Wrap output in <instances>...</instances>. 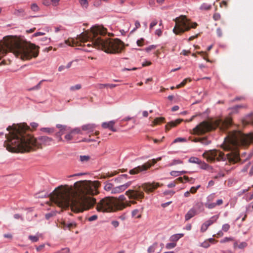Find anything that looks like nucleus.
Instances as JSON below:
<instances>
[{
  "label": "nucleus",
  "mask_w": 253,
  "mask_h": 253,
  "mask_svg": "<svg viewBox=\"0 0 253 253\" xmlns=\"http://www.w3.org/2000/svg\"><path fill=\"white\" fill-rule=\"evenodd\" d=\"M106 30L102 27H96L93 30L92 43L98 49L110 54H118L125 49V44L118 39H110L105 37Z\"/></svg>",
  "instance_id": "nucleus-5"
},
{
  "label": "nucleus",
  "mask_w": 253,
  "mask_h": 253,
  "mask_svg": "<svg viewBox=\"0 0 253 253\" xmlns=\"http://www.w3.org/2000/svg\"><path fill=\"white\" fill-rule=\"evenodd\" d=\"M183 234H176L172 235L169 239V240L172 242L176 243L180 238L183 237Z\"/></svg>",
  "instance_id": "nucleus-21"
},
{
  "label": "nucleus",
  "mask_w": 253,
  "mask_h": 253,
  "mask_svg": "<svg viewBox=\"0 0 253 253\" xmlns=\"http://www.w3.org/2000/svg\"><path fill=\"white\" fill-rule=\"evenodd\" d=\"M159 186L160 184L157 182L145 183L141 186L136 185L132 189L126 191V195L130 199L141 201L144 197V191L146 193L152 192Z\"/></svg>",
  "instance_id": "nucleus-7"
},
{
  "label": "nucleus",
  "mask_w": 253,
  "mask_h": 253,
  "mask_svg": "<svg viewBox=\"0 0 253 253\" xmlns=\"http://www.w3.org/2000/svg\"><path fill=\"white\" fill-rule=\"evenodd\" d=\"M175 23L173 32L176 35H181L191 28L195 29L198 26L196 22H191L185 15H181L174 19Z\"/></svg>",
  "instance_id": "nucleus-9"
},
{
  "label": "nucleus",
  "mask_w": 253,
  "mask_h": 253,
  "mask_svg": "<svg viewBox=\"0 0 253 253\" xmlns=\"http://www.w3.org/2000/svg\"><path fill=\"white\" fill-rule=\"evenodd\" d=\"M215 198V196L214 194H211L207 198V202H212Z\"/></svg>",
  "instance_id": "nucleus-45"
},
{
  "label": "nucleus",
  "mask_w": 253,
  "mask_h": 253,
  "mask_svg": "<svg viewBox=\"0 0 253 253\" xmlns=\"http://www.w3.org/2000/svg\"><path fill=\"white\" fill-rule=\"evenodd\" d=\"M126 197L124 195H121L118 199L113 198V201H117L120 203H123L124 206V209L126 207H130L131 204H136L135 201H125Z\"/></svg>",
  "instance_id": "nucleus-12"
},
{
  "label": "nucleus",
  "mask_w": 253,
  "mask_h": 253,
  "mask_svg": "<svg viewBox=\"0 0 253 253\" xmlns=\"http://www.w3.org/2000/svg\"><path fill=\"white\" fill-rule=\"evenodd\" d=\"M221 18L220 14L218 13H215L213 15V19L215 21L219 20Z\"/></svg>",
  "instance_id": "nucleus-53"
},
{
  "label": "nucleus",
  "mask_w": 253,
  "mask_h": 253,
  "mask_svg": "<svg viewBox=\"0 0 253 253\" xmlns=\"http://www.w3.org/2000/svg\"><path fill=\"white\" fill-rule=\"evenodd\" d=\"M211 8V5L207 3H202L199 7L201 10H209Z\"/></svg>",
  "instance_id": "nucleus-24"
},
{
  "label": "nucleus",
  "mask_w": 253,
  "mask_h": 253,
  "mask_svg": "<svg viewBox=\"0 0 253 253\" xmlns=\"http://www.w3.org/2000/svg\"><path fill=\"white\" fill-rule=\"evenodd\" d=\"M64 227H67L69 229H70L73 228H75L76 226V224L75 222L70 223L69 224H67L65 222L63 223Z\"/></svg>",
  "instance_id": "nucleus-32"
},
{
  "label": "nucleus",
  "mask_w": 253,
  "mask_h": 253,
  "mask_svg": "<svg viewBox=\"0 0 253 253\" xmlns=\"http://www.w3.org/2000/svg\"><path fill=\"white\" fill-rule=\"evenodd\" d=\"M143 211V207H142L140 210L135 209L132 211V216L135 217L137 218H140L141 217V214Z\"/></svg>",
  "instance_id": "nucleus-20"
},
{
  "label": "nucleus",
  "mask_w": 253,
  "mask_h": 253,
  "mask_svg": "<svg viewBox=\"0 0 253 253\" xmlns=\"http://www.w3.org/2000/svg\"><path fill=\"white\" fill-rule=\"evenodd\" d=\"M161 157H159L156 159H153L147 161L142 165L138 166L133 169L129 170V173L131 175L138 174L141 172L146 171L152 166H154L158 161H161Z\"/></svg>",
  "instance_id": "nucleus-11"
},
{
  "label": "nucleus",
  "mask_w": 253,
  "mask_h": 253,
  "mask_svg": "<svg viewBox=\"0 0 253 253\" xmlns=\"http://www.w3.org/2000/svg\"><path fill=\"white\" fill-rule=\"evenodd\" d=\"M165 120V118L163 117L157 118H156L153 122L152 125H157L160 124L161 123H163Z\"/></svg>",
  "instance_id": "nucleus-28"
},
{
  "label": "nucleus",
  "mask_w": 253,
  "mask_h": 253,
  "mask_svg": "<svg viewBox=\"0 0 253 253\" xmlns=\"http://www.w3.org/2000/svg\"><path fill=\"white\" fill-rule=\"evenodd\" d=\"M232 124V119L227 118L225 120L217 119L214 121H204L193 128V133L197 135H202L209 132L216 127L224 131Z\"/></svg>",
  "instance_id": "nucleus-6"
},
{
  "label": "nucleus",
  "mask_w": 253,
  "mask_h": 253,
  "mask_svg": "<svg viewBox=\"0 0 253 253\" xmlns=\"http://www.w3.org/2000/svg\"><path fill=\"white\" fill-rule=\"evenodd\" d=\"M42 44H47L50 42V38L47 37H43L39 39Z\"/></svg>",
  "instance_id": "nucleus-26"
},
{
  "label": "nucleus",
  "mask_w": 253,
  "mask_h": 253,
  "mask_svg": "<svg viewBox=\"0 0 253 253\" xmlns=\"http://www.w3.org/2000/svg\"><path fill=\"white\" fill-rule=\"evenodd\" d=\"M247 246V244L246 242H242L240 243L239 245H238V244L237 243H235L234 244V247L236 248L237 247H238L240 249H243L245 247H246Z\"/></svg>",
  "instance_id": "nucleus-35"
},
{
  "label": "nucleus",
  "mask_w": 253,
  "mask_h": 253,
  "mask_svg": "<svg viewBox=\"0 0 253 253\" xmlns=\"http://www.w3.org/2000/svg\"><path fill=\"white\" fill-rule=\"evenodd\" d=\"M71 131H72V133H73V134H76V133L82 134V132L80 128H76Z\"/></svg>",
  "instance_id": "nucleus-54"
},
{
  "label": "nucleus",
  "mask_w": 253,
  "mask_h": 253,
  "mask_svg": "<svg viewBox=\"0 0 253 253\" xmlns=\"http://www.w3.org/2000/svg\"><path fill=\"white\" fill-rule=\"evenodd\" d=\"M144 39H141L137 41V44L139 46H142L143 45Z\"/></svg>",
  "instance_id": "nucleus-60"
},
{
  "label": "nucleus",
  "mask_w": 253,
  "mask_h": 253,
  "mask_svg": "<svg viewBox=\"0 0 253 253\" xmlns=\"http://www.w3.org/2000/svg\"><path fill=\"white\" fill-rule=\"evenodd\" d=\"M163 31L161 29H157L155 31V34L159 37L161 36L162 35Z\"/></svg>",
  "instance_id": "nucleus-59"
},
{
  "label": "nucleus",
  "mask_w": 253,
  "mask_h": 253,
  "mask_svg": "<svg viewBox=\"0 0 253 253\" xmlns=\"http://www.w3.org/2000/svg\"><path fill=\"white\" fill-rule=\"evenodd\" d=\"M115 121H111L109 122H104L102 124V127L104 128H109L113 132L117 131V129L114 127Z\"/></svg>",
  "instance_id": "nucleus-15"
},
{
  "label": "nucleus",
  "mask_w": 253,
  "mask_h": 253,
  "mask_svg": "<svg viewBox=\"0 0 253 253\" xmlns=\"http://www.w3.org/2000/svg\"><path fill=\"white\" fill-rule=\"evenodd\" d=\"M183 121V119H178L175 120L174 121H171L166 125L165 129L166 131H168L172 127H174L178 125H179L180 123Z\"/></svg>",
  "instance_id": "nucleus-14"
},
{
  "label": "nucleus",
  "mask_w": 253,
  "mask_h": 253,
  "mask_svg": "<svg viewBox=\"0 0 253 253\" xmlns=\"http://www.w3.org/2000/svg\"><path fill=\"white\" fill-rule=\"evenodd\" d=\"M96 126L93 124H88L82 126V129L86 131L87 133H90L94 131Z\"/></svg>",
  "instance_id": "nucleus-17"
},
{
  "label": "nucleus",
  "mask_w": 253,
  "mask_h": 253,
  "mask_svg": "<svg viewBox=\"0 0 253 253\" xmlns=\"http://www.w3.org/2000/svg\"><path fill=\"white\" fill-rule=\"evenodd\" d=\"M199 165H200V168L203 169H207L209 167V166L208 164H207L204 162H202V161L201 163H199Z\"/></svg>",
  "instance_id": "nucleus-40"
},
{
  "label": "nucleus",
  "mask_w": 253,
  "mask_h": 253,
  "mask_svg": "<svg viewBox=\"0 0 253 253\" xmlns=\"http://www.w3.org/2000/svg\"><path fill=\"white\" fill-rule=\"evenodd\" d=\"M253 141V133L245 134L240 131L235 130L231 132L225 138L223 144L224 150L229 152L225 155L223 152L216 150H211L205 151L203 157L209 162L225 161L228 160L230 163L233 164L240 160L238 148L239 146H246Z\"/></svg>",
  "instance_id": "nucleus-3"
},
{
  "label": "nucleus",
  "mask_w": 253,
  "mask_h": 253,
  "mask_svg": "<svg viewBox=\"0 0 253 253\" xmlns=\"http://www.w3.org/2000/svg\"><path fill=\"white\" fill-rule=\"evenodd\" d=\"M131 184V182H127V183L113 188L112 191V194H118L124 191Z\"/></svg>",
  "instance_id": "nucleus-13"
},
{
  "label": "nucleus",
  "mask_w": 253,
  "mask_h": 253,
  "mask_svg": "<svg viewBox=\"0 0 253 253\" xmlns=\"http://www.w3.org/2000/svg\"><path fill=\"white\" fill-rule=\"evenodd\" d=\"M135 28H134V29L132 31V32L135 31L137 29L139 28L140 27V24L139 21H136L135 22Z\"/></svg>",
  "instance_id": "nucleus-61"
},
{
  "label": "nucleus",
  "mask_w": 253,
  "mask_h": 253,
  "mask_svg": "<svg viewBox=\"0 0 253 253\" xmlns=\"http://www.w3.org/2000/svg\"><path fill=\"white\" fill-rule=\"evenodd\" d=\"M233 240V239L232 237H225L224 239H223L222 240H221L220 242L221 243H224L226 242L231 241Z\"/></svg>",
  "instance_id": "nucleus-52"
},
{
  "label": "nucleus",
  "mask_w": 253,
  "mask_h": 253,
  "mask_svg": "<svg viewBox=\"0 0 253 253\" xmlns=\"http://www.w3.org/2000/svg\"><path fill=\"white\" fill-rule=\"evenodd\" d=\"M209 226L206 224V222L204 223L201 227L200 231L201 232H205L208 228Z\"/></svg>",
  "instance_id": "nucleus-41"
},
{
  "label": "nucleus",
  "mask_w": 253,
  "mask_h": 253,
  "mask_svg": "<svg viewBox=\"0 0 253 253\" xmlns=\"http://www.w3.org/2000/svg\"><path fill=\"white\" fill-rule=\"evenodd\" d=\"M176 246V243H174V242L169 243L167 244V245L166 246V248L167 249H173L174 247H175Z\"/></svg>",
  "instance_id": "nucleus-38"
},
{
  "label": "nucleus",
  "mask_w": 253,
  "mask_h": 253,
  "mask_svg": "<svg viewBox=\"0 0 253 253\" xmlns=\"http://www.w3.org/2000/svg\"><path fill=\"white\" fill-rule=\"evenodd\" d=\"M79 2L81 5L85 8H87L88 5L87 0H79Z\"/></svg>",
  "instance_id": "nucleus-34"
},
{
  "label": "nucleus",
  "mask_w": 253,
  "mask_h": 253,
  "mask_svg": "<svg viewBox=\"0 0 253 253\" xmlns=\"http://www.w3.org/2000/svg\"><path fill=\"white\" fill-rule=\"evenodd\" d=\"M31 8L34 11H38L39 10V7L36 3H33L31 5Z\"/></svg>",
  "instance_id": "nucleus-51"
},
{
  "label": "nucleus",
  "mask_w": 253,
  "mask_h": 253,
  "mask_svg": "<svg viewBox=\"0 0 253 253\" xmlns=\"http://www.w3.org/2000/svg\"><path fill=\"white\" fill-rule=\"evenodd\" d=\"M223 202L222 199L217 200L215 203L214 202H206L205 206L206 208L211 209L214 208L217 206H220L223 204Z\"/></svg>",
  "instance_id": "nucleus-16"
},
{
  "label": "nucleus",
  "mask_w": 253,
  "mask_h": 253,
  "mask_svg": "<svg viewBox=\"0 0 253 253\" xmlns=\"http://www.w3.org/2000/svg\"><path fill=\"white\" fill-rule=\"evenodd\" d=\"M96 27H100V26H94L91 29V31L89 32L88 31H86L85 33H82L80 35H78L77 36V38L75 40L73 39H68L67 40H66L65 41V43L68 44L69 46H74L77 45H81L82 46V43H84V42H86L87 41L89 40V39L90 40L91 43H88L87 44V46L88 47H92V45L93 46H94L95 48H98L94 45L93 43H92L93 41V37L92 35V33H93V30Z\"/></svg>",
  "instance_id": "nucleus-10"
},
{
  "label": "nucleus",
  "mask_w": 253,
  "mask_h": 253,
  "mask_svg": "<svg viewBox=\"0 0 253 253\" xmlns=\"http://www.w3.org/2000/svg\"><path fill=\"white\" fill-rule=\"evenodd\" d=\"M244 107H246L245 106H243V105H237V106H234V107H233L232 108V112H237V110L238 109H240V108H244Z\"/></svg>",
  "instance_id": "nucleus-49"
},
{
  "label": "nucleus",
  "mask_w": 253,
  "mask_h": 253,
  "mask_svg": "<svg viewBox=\"0 0 253 253\" xmlns=\"http://www.w3.org/2000/svg\"><path fill=\"white\" fill-rule=\"evenodd\" d=\"M30 128L25 123L13 124L8 126V134H5L6 140L4 146L11 152H27L41 148L42 145H50L53 139L46 136L35 138L30 133Z\"/></svg>",
  "instance_id": "nucleus-2"
},
{
  "label": "nucleus",
  "mask_w": 253,
  "mask_h": 253,
  "mask_svg": "<svg viewBox=\"0 0 253 253\" xmlns=\"http://www.w3.org/2000/svg\"><path fill=\"white\" fill-rule=\"evenodd\" d=\"M69 130H70L69 128H68L67 126H66V130H60V131L56 133V135L59 137V140L62 141V138L61 137V135H63L65 132H68V131H69Z\"/></svg>",
  "instance_id": "nucleus-30"
},
{
  "label": "nucleus",
  "mask_w": 253,
  "mask_h": 253,
  "mask_svg": "<svg viewBox=\"0 0 253 253\" xmlns=\"http://www.w3.org/2000/svg\"><path fill=\"white\" fill-rule=\"evenodd\" d=\"M113 185L110 183H107L105 184L104 186V190L106 191H111L112 193V191L113 189Z\"/></svg>",
  "instance_id": "nucleus-27"
},
{
  "label": "nucleus",
  "mask_w": 253,
  "mask_h": 253,
  "mask_svg": "<svg viewBox=\"0 0 253 253\" xmlns=\"http://www.w3.org/2000/svg\"><path fill=\"white\" fill-rule=\"evenodd\" d=\"M156 48V46L154 45H150L149 46V47H147L146 49H145V50L147 52H149L150 51V50H152V49H154Z\"/></svg>",
  "instance_id": "nucleus-63"
},
{
  "label": "nucleus",
  "mask_w": 253,
  "mask_h": 253,
  "mask_svg": "<svg viewBox=\"0 0 253 253\" xmlns=\"http://www.w3.org/2000/svg\"><path fill=\"white\" fill-rule=\"evenodd\" d=\"M82 88V85L80 84H77L75 85L71 86L70 87L71 91H75L76 90H79Z\"/></svg>",
  "instance_id": "nucleus-36"
},
{
  "label": "nucleus",
  "mask_w": 253,
  "mask_h": 253,
  "mask_svg": "<svg viewBox=\"0 0 253 253\" xmlns=\"http://www.w3.org/2000/svg\"><path fill=\"white\" fill-rule=\"evenodd\" d=\"M157 245H158V244L157 243H155L154 244H153L152 246L149 247V248L148 249V250H147L148 252L149 253H154L155 252L156 248L157 247Z\"/></svg>",
  "instance_id": "nucleus-31"
},
{
  "label": "nucleus",
  "mask_w": 253,
  "mask_h": 253,
  "mask_svg": "<svg viewBox=\"0 0 253 253\" xmlns=\"http://www.w3.org/2000/svg\"><path fill=\"white\" fill-rule=\"evenodd\" d=\"M230 228V226L229 224H224L222 225V229L224 232H227Z\"/></svg>",
  "instance_id": "nucleus-47"
},
{
  "label": "nucleus",
  "mask_w": 253,
  "mask_h": 253,
  "mask_svg": "<svg viewBox=\"0 0 253 253\" xmlns=\"http://www.w3.org/2000/svg\"><path fill=\"white\" fill-rule=\"evenodd\" d=\"M100 186L98 181H79L74 186H60L56 188L50 195L51 201L60 208L71 207L75 212H82L93 207L96 199L89 195L98 193Z\"/></svg>",
  "instance_id": "nucleus-1"
},
{
  "label": "nucleus",
  "mask_w": 253,
  "mask_h": 253,
  "mask_svg": "<svg viewBox=\"0 0 253 253\" xmlns=\"http://www.w3.org/2000/svg\"><path fill=\"white\" fill-rule=\"evenodd\" d=\"M201 246L205 248H208L210 246V244L209 241L206 240L201 244Z\"/></svg>",
  "instance_id": "nucleus-50"
},
{
  "label": "nucleus",
  "mask_w": 253,
  "mask_h": 253,
  "mask_svg": "<svg viewBox=\"0 0 253 253\" xmlns=\"http://www.w3.org/2000/svg\"><path fill=\"white\" fill-rule=\"evenodd\" d=\"M182 161L180 160H173L169 166H173L177 164H182Z\"/></svg>",
  "instance_id": "nucleus-48"
},
{
  "label": "nucleus",
  "mask_w": 253,
  "mask_h": 253,
  "mask_svg": "<svg viewBox=\"0 0 253 253\" xmlns=\"http://www.w3.org/2000/svg\"><path fill=\"white\" fill-rule=\"evenodd\" d=\"M158 24V21L157 20H153L152 22L150 24L149 30L151 31L152 29L153 28L154 26H155Z\"/></svg>",
  "instance_id": "nucleus-46"
},
{
  "label": "nucleus",
  "mask_w": 253,
  "mask_h": 253,
  "mask_svg": "<svg viewBox=\"0 0 253 253\" xmlns=\"http://www.w3.org/2000/svg\"><path fill=\"white\" fill-rule=\"evenodd\" d=\"M216 34L218 37H221L222 36V31L221 28H218L216 29Z\"/></svg>",
  "instance_id": "nucleus-56"
},
{
  "label": "nucleus",
  "mask_w": 253,
  "mask_h": 253,
  "mask_svg": "<svg viewBox=\"0 0 253 253\" xmlns=\"http://www.w3.org/2000/svg\"><path fill=\"white\" fill-rule=\"evenodd\" d=\"M242 123L244 126L250 124L253 125V113H251L247 115L246 117L243 120Z\"/></svg>",
  "instance_id": "nucleus-18"
},
{
  "label": "nucleus",
  "mask_w": 253,
  "mask_h": 253,
  "mask_svg": "<svg viewBox=\"0 0 253 253\" xmlns=\"http://www.w3.org/2000/svg\"><path fill=\"white\" fill-rule=\"evenodd\" d=\"M186 141V139L184 138L178 137L175 139L173 141V143H177V142H184Z\"/></svg>",
  "instance_id": "nucleus-43"
},
{
  "label": "nucleus",
  "mask_w": 253,
  "mask_h": 253,
  "mask_svg": "<svg viewBox=\"0 0 253 253\" xmlns=\"http://www.w3.org/2000/svg\"><path fill=\"white\" fill-rule=\"evenodd\" d=\"M89 158L88 156H80V160L82 162L88 161Z\"/></svg>",
  "instance_id": "nucleus-44"
},
{
  "label": "nucleus",
  "mask_w": 253,
  "mask_h": 253,
  "mask_svg": "<svg viewBox=\"0 0 253 253\" xmlns=\"http://www.w3.org/2000/svg\"><path fill=\"white\" fill-rule=\"evenodd\" d=\"M28 238L33 242H37L39 241V237L37 236L30 235Z\"/></svg>",
  "instance_id": "nucleus-42"
},
{
  "label": "nucleus",
  "mask_w": 253,
  "mask_h": 253,
  "mask_svg": "<svg viewBox=\"0 0 253 253\" xmlns=\"http://www.w3.org/2000/svg\"><path fill=\"white\" fill-rule=\"evenodd\" d=\"M39 48L34 43L24 42L16 37L7 36L3 38L2 42H0V59L9 51L21 60H30L38 56Z\"/></svg>",
  "instance_id": "nucleus-4"
},
{
  "label": "nucleus",
  "mask_w": 253,
  "mask_h": 253,
  "mask_svg": "<svg viewBox=\"0 0 253 253\" xmlns=\"http://www.w3.org/2000/svg\"><path fill=\"white\" fill-rule=\"evenodd\" d=\"M188 81L190 82L191 79L190 78H186L184 79L180 84L176 86V88H179L180 87H183L186 84Z\"/></svg>",
  "instance_id": "nucleus-33"
},
{
  "label": "nucleus",
  "mask_w": 253,
  "mask_h": 253,
  "mask_svg": "<svg viewBox=\"0 0 253 253\" xmlns=\"http://www.w3.org/2000/svg\"><path fill=\"white\" fill-rule=\"evenodd\" d=\"M14 218H15L16 219H20L22 221L24 220L23 218L19 214H18V213L15 214L14 215Z\"/></svg>",
  "instance_id": "nucleus-64"
},
{
  "label": "nucleus",
  "mask_w": 253,
  "mask_h": 253,
  "mask_svg": "<svg viewBox=\"0 0 253 253\" xmlns=\"http://www.w3.org/2000/svg\"><path fill=\"white\" fill-rule=\"evenodd\" d=\"M119 172L117 171H114L113 172H108L106 174H102L101 176V178H106L112 177L116 174H117Z\"/></svg>",
  "instance_id": "nucleus-23"
},
{
  "label": "nucleus",
  "mask_w": 253,
  "mask_h": 253,
  "mask_svg": "<svg viewBox=\"0 0 253 253\" xmlns=\"http://www.w3.org/2000/svg\"><path fill=\"white\" fill-rule=\"evenodd\" d=\"M200 143L207 145L211 143V141L208 140L207 137H203L201 138Z\"/></svg>",
  "instance_id": "nucleus-37"
},
{
  "label": "nucleus",
  "mask_w": 253,
  "mask_h": 253,
  "mask_svg": "<svg viewBox=\"0 0 253 253\" xmlns=\"http://www.w3.org/2000/svg\"><path fill=\"white\" fill-rule=\"evenodd\" d=\"M199 187L200 186H198L197 187H192L190 189V193L192 194L195 193Z\"/></svg>",
  "instance_id": "nucleus-55"
},
{
  "label": "nucleus",
  "mask_w": 253,
  "mask_h": 253,
  "mask_svg": "<svg viewBox=\"0 0 253 253\" xmlns=\"http://www.w3.org/2000/svg\"><path fill=\"white\" fill-rule=\"evenodd\" d=\"M189 162L191 163L198 164L201 163V161L197 157H192L189 159Z\"/></svg>",
  "instance_id": "nucleus-29"
},
{
  "label": "nucleus",
  "mask_w": 253,
  "mask_h": 253,
  "mask_svg": "<svg viewBox=\"0 0 253 253\" xmlns=\"http://www.w3.org/2000/svg\"><path fill=\"white\" fill-rule=\"evenodd\" d=\"M56 126L57 128H59L60 130H66V126H63L60 124H58L56 125Z\"/></svg>",
  "instance_id": "nucleus-58"
},
{
  "label": "nucleus",
  "mask_w": 253,
  "mask_h": 253,
  "mask_svg": "<svg viewBox=\"0 0 253 253\" xmlns=\"http://www.w3.org/2000/svg\"><path fill=\"white\" fill-rule=\"evenodd\" d=\"M197 214V211L194 209H190L185 214V220L187 221Z\"/></svg>",
  "instance_id": "nucleus-19"
},
{
  "label": "nucleus",
  "mask_w": 253,
  "mask_h": 253,
  "mask_svg": "<svg viewBox=\"0 0 253 253\" xmlns=\"http://www.w3.org/2000/svg\"><path fill=\"white\" fill-rule=\"evenodd\" d=\"M97 218V216L96 215H93L90 217H89L88 219V221H92L96 220Z\"/></svg>",
  "instance_id": "nucleus-62"
},
{
  "label": "nucleus",
  "mask_w": 253,
  "mask_h": 253,
  "mask_svg": "<svg viewBox=\"0 0 253 253\" xmlns=\"http://www.w3.org/2000/svg\"><path fill=\"white\" fill-rule=\"evenodd\" d=\"M218 218V215H214L211 217L209 220L206 221L205 222L209 226L212 225L213 223L215 222Z\"/></svg>",
  "instance_id": "nucleus-22"
},
{
  "label": "nucleus",
  "mask_w": 253,
  "mask_h": 253,
  "mask_svg": "<svg viewBox=\"0 0 253 253\" xmlns=\"http://www.w3.org/2000/svg\"><path fill=\"white\" fill-rule=\"evenodd\" d=\"M44 80L41 81L37 85L28 89V91L38 90L41 88V85Z\"/></svg>",
  "instance_id": "nucleus-25"
},
{
  "label": "nucleus",
  "mask_w": 253,
  "mask_h": 253,
  "mask_svg": "<svg viewBox=\"0 0 253 253\" xmlns=\"http://www.w3.org/2000/svg\"><path fill=\"white\" fill-rule=\"evenodd\" d=\"M170 175L173 176H177L179 175V171H172L170 173Z\"/></svg>",
  "instance_id": "nucleus-57"
},
{
  "label": "nucleus",
  "mask_w": 253,
  "mask_h": 253,
  "mask_svg": "<svg viewBox=\"0 0 253 253\" xmlns=\"http://www.w3.org/2000/svg\"><path fill=\"white\" fill-rule=\"evenodd\" d=\"M124 209L123 203L113 201V197H106L101 199L96 205L98 211L108 212L116 210H122Z\"/></svg>",
  "instance_id": "nucleus-8"
},
{
  "label": "nucleus",
  "mask_w": 253,
  "mask_h": 253,
  "mask_svg": "<svg viewBox=\"0 0 253 253\" xmlns=\"http://www.w3.org/2000/svg\"><path fill=\"white\" fill-rule=\"evenodd\" d=\"M68 132H69V133L66 134L65 136V138L67 141H69V140H71L72 139L73 134V133H72V131L71 130H69V131H68Z\"/></svg>",
  "instance_id": "nucleus-39"
}]
</instances>
